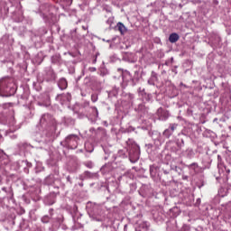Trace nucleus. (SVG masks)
Returning a JSON list of instances; mask_svg holds the SVG:
<instances>
[{
	"label": "nucleus",
	"instance_id": "nucleus-5",
	"mask_svg": "<svg viewBox=\"0 0 231 231\" xmlns=\"http://www.w3.org/2000/svg\"><path fill=\"white\" fill-rule=\"evenodd\" d=\"M157 115L161 120H165L166 118H169V112H167V110H164L163 108H159L157 110Z\"/></svg>",
	"mask_w": 231,
	"mask_h": 231
},
{
	"label": "nucleus",
	"instance_id": "nucleus-12",
	"mask_svg": "<svg viewBox=\"0 0 231 231\" xmlns=\"http://www.w3.org/2000/svg\"><path fill=\"white\" fill-rule=\"evenodd\" d=\"M91 100L92 102H97V100H98V96L97 94H92Z\"/></svg>",
	"mask_w": 231,
	"mask_h": 231
},
{
	"label": "nucleus",
	"instance_id": "nucleus-8",
	"mask_svg": "<svg viewBox=\"0 0 231 231\" xmlns=\"http://www.w3.org/2000/svg\"><path fill=\"white\" fill-rule=\"evenodd\" d=\"M169 41L171 43L178 42V41H180V35H178L176 32H173L170 35Z\"/></svg>",
	"mask_w": 231,
	"mask_h": 231
},
{
	"label": "nucleus",
	"instance_id": "nucleus-11",
	"mask_svg": "<svg viewBox=\"0 0 231 231\" xmlns=\"http://www.w3.org/2000/svg\"><path fill=\"white\" fill-rule=\"evenodd\" d=\"M42 221L43 222V223H50V217L49 216H44V217H42Z\"/></svg>",
	"mask_w": 231,
	"mask_h": 231
},
{
	"label": "nucleus",
	"instance_id": "nucleus-17",
	"mask_svg": "<svg viewBox=\"0 0 231 231\" xmlns=\"http://www.w3.org/2000/svg\"><path fill=\"white\" fill-rule=\"evenodd\" d=\"M119 156L125 157V153L124 152V151H119Z\"/></svg>",
	"mask_w": 231,
	"mask_h": 231
},
{
	"label": "nucleus",
	"instance_id": "nucleus-18",
	"mask_svg": "<svg viewBox=\"0 0 231 231\" xmlns=\"http://www.w3.org/2000/svg\"><path fill=\"white\" fill-rule=\"evenodd\" d=\"M90 71H97V69L96 68H91Z\"/></svg>",
	"mask_w": 231,
	"mask_h": 231
},
{
	"label": "nucleus",
	"instance_id": "nucleus-2",
	"mask_svg": "<svg viewBox=\"0 0 231 231\" xmlns=\"http://www.w3.org/2000/svg\"><path fill=\"white\" fill-rule=\"evenodd\" d=\"M122 79H123V83H122L123 88H127L129 84H131L132 86H136V82L134 80L133 76H131L130 71L122 70Z\"/></svg>",
	"mask_w": 231,
	"mask_h": 231
},
{
	"label": "nucleus",
	"instance_id": "nucleus-21",
	"mask_svg": "<svg viewBox=\"0 0 231 231\" xmlns=\"http://www.w3.org/2000/svg\"><path fill=\"white\" fill-rule=\"evenodd\" d=\"M130 98H134V96H133V95H130Z\"/></svg>",
	"mask_w": 231,
	"mask_h": 231
},
{
	"label": "nucleus",
	"instance_id": "nucleus-6",
	"mask_svg": "<svg viewBox=\"0 0 231 231\" xmlns=\"http://www.w3.org/2000/svg\"><path fill=\"white\" fill-rule=\"evenodd\" d=\"M58 86L60 89L64 90L66 89V88H68V81L66 80V79L62 78L59 80Z\"/></svg>",
	"mask_w": 231,
	"mask_h": 231
},
{
	"label": "nucleus",
	"instance_id": "nucleus-20",
	"mask_svg": "<svg viewBox=\"0 0 231 231\" xmlns=\"http://www.w3.org/2000/svg\"><path fill=\"white\" fill-rule=\"evenodd\" d=\"M106 23H107V24H111V21L110 20H107Z\"/></svg>",
	"mask_w": 231,
	"mask_h": 231
},
{
	"label": "nucleus",
	"instance_id": "nucleus-19",
	"mask_svg": "<svg viewBox=\"0 0 231 231\" xmlns=\"http://www.w3.org/2000/svg\"><path fill=\"white\" fill-rule=\"evenodd\" d=\"M94 109H95L97 115H98V110L97 109V107H94Z\"/></svg>",
	"mask_w": 231,
	"mask_h": 231
},
{
	"label": "nucleus",
	"instance_id": "nucleus-22",
	"mask_svg": "<svg viewBox=\"0 0 231 231\" xmlns=\"http://www.w3.org/2000/svg\"><path fill=\"white\" fill-rule=\"evenodd\" d=\"M183 180H187V177H183Z\"/></svg>",
	"mask_w": 231,
	"mask_h": 231
},
{
	"label": "nucleus",
	"instance_id": "nucleus-3",
	"mask_svg": "<svg viewBox=\"0 0 231 231\" xmlns=\"http://www.w3.org/2000/svg\"><path fill=\"white\" fill-rule=\"evenodd\" d=\"M79 138L77 134H70L65 138V145L69 149H77Z\"/></svg>",
	"mask_w": 231,
	"mask_h": 231
},
{
	"label": "nucleus",
	"instance_id": "nucleus-4",
	"mask_svg": "<svg viewBox=\"0 0 231 231\" xmlns=\"http://www.w3.org/2000/svg\"><path fill=\"white\" fill-rule=\"evenodd\" d=\"M175 129H178V124H170L169 128L164 130V132L162 134L163 136H165L166 138H171V136H172V134L174 133Z\"/></svg>",
	"mask_w": 231,
	"mask_h": 231
},
{
	"label": "nucleus",
	"instance_id": "nucleus-7",
	"mask_svg": "<svg viewBox=\"0 0 231 231\" xmlns=\"http://www.w3.org/2000/svg\"><path fill=\"white\" fill-rule=\"evenodd\" d=\"M116 28L122 35H124L125 33H127V28L125 27V25H124V23L119 22L116 25Z\"/></svg>",
	"mask_w": 231,
	"mask_h": 231
},
{
	"label": "nucleus",
	"instance_id": "nucleus-10",
	"mask_svg": "<svg viewBox=\"0 0 231 231\" xmlns=\"http://www.w3.org/2000/svg\"><path fill=\"white\" fill-rule=\"evenodd\" d=\"M47 118H50V115L44 114V115L42 116L41 120H40L41 124H44V122H46V119H47Z\"/></svg>",
	"mask_w": 231,
	"mask_h": 231
},
{
	"label": "nucleus",
	"instance_id": "nucleus-14",
	"mask_svg": "<svg viewBox=\"0 0 231 231\" xmlns=\"http://www.w3.org/2000/svg\"><path fill=\"white\" fill-rule=\"evenodd\" d=\"M148 84L150 86H154V76H152L150 79H148Z\"/></svg>",
	"mask_w": 231,
	"mask_h": 231
},
{
	"label": "nucleus",
	"instance_id": "nucleus-9",
	"mask_svg": "<svg viewBox=\"0 0 231 231\" xmlns=\"http://www.w3.org/2000/svg\"><path fill=\"white\" fill-rule=\"evenodd\" d=\"M97 176V173H91L89 171H85L84 172V177L85 178H95Z\"/></svg>",
	"mask_w": 231,
	"mask_h": 231
},
{
	"label": "nucleus",
	"instance_id": "nucleus-15",
	"mask_svg": "<svg viewBox=\"0 0 231 231\" xmlns=\"http://www.w3.org/2000/svg\"><path fill=\"white\" fill-rule=\"evenodd\" d=\"M86 167H88V169H93V162H88L85 163Z\"/></svg>",
	"mask_w": 231,
	"mask_h": 231
},
{
	"label": "nucleus",
	"instance_id": "nucleus-1",
	"mask_svg": "<svg viewBox=\"0 0 231 231\" xmlns=\"http://www.w3.org/2000/svg\"><path fill=\"white\" fill-rule=\"evenodd\" d=\"M127 151L129 152L130 162L133 163H134V162H138L140 159V147L136 144H132L127 148Z\"/></svg>",
	"mask_w": 231,
	"mask_h": 231
},
{
	"label": "nucleus",
	"instance_id": "nucleus-16",
	"mask_svg": "<svg viewBox=\"0 0 231 231\" xmlns=\"http://www.w3.org/2000/svg\"><path fill=\"white\" fill-rule=\"evenodd\" d=\"M5 156H6V154H5V152H3V150H0V160L5 159Z\"/></svg>",
	"mask_w": 231,
	"mask_h": 231
},
{
	"label": "nucleus",
	"instance_id": "nucleus-13",
	"mask_svg": "<svg viewBox=\"0 0 231 231\" xmlns=\"http://www.w3.org/2000/svg\"><path fill=\"white\" fill-rule=\"evenodd\" d=\"M63 3H65L66 6H71L73 0H63Z\"/></svg>",
	"mask_w": 231,
	"mask_h": 231
}]
</instances>
